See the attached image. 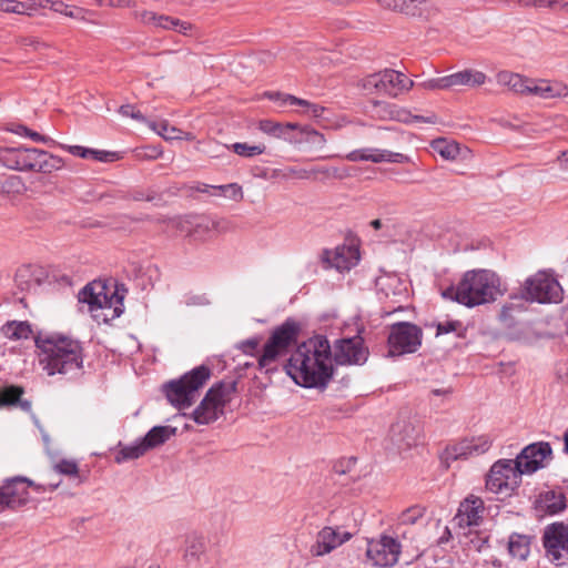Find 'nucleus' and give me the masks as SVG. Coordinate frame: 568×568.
I'll return each instance as SVG.
<instances>
[{
    "label": "nucleus",
    "mask_w": 568,
    "mask_h": 568,
    "mask_svg": "<svg viewBox=\"0 0 568 568\" xmlns=\"http://www.w3.org/2000/svg\"><path fill=\"white\" fill-rule=\"evenodd\" d=\"M135 18L146 27L153 29L172 30L184 36H187L192 30V24L187 21L165 14H158L153 11L143 10L135 12Z\"/></svg>",
    "instance_id": "4be33fe9"
},
{
    "label": "nucleus",
    "mask_w": 568,
    "mask_h": 568,
    "mask_svg": "<svg viewBox=\"0 0 568 568\" xmlns=\"http://www.w3.org/2000/svg\"><path fill=\"white\" fill-rule=\"evenodd\" d=\"M135 275L129 277V281H139L141 284H146V281L151 284L160 281V274L156 266L149 264L144 270L134 267Z\"/></svg>",
    "instance_id": "a18cd8bd"
},
{
    "label": "nucleus",
    "mask_w": 568,
    "mask_h": 568,
    "mask_svg": "<svg viewBox=\"0 0 568 568\" xmlns=\"http://www.w3.org/2000/svg\"><path fill=\"white\" fill-rule=\"evenodd\" d=\"M483 510V500L479 497L470 496L460 504L454 521L460 528L478 526Z\"/></svg>",
    "instance_id": "393cba45"
},
{
    "label": "nucleus",
    "mask_w": 568,
    "mask_h": 568,
    "mask_svg": "<svg viewBox=\"0 0 568 568\" xmlns=\"http://www.w3.org/2000/svg\"><path fill=\"white\" fill-rule=\"evenodd\" d=\"M36 6L30 2L0 0V11L2 12L31 16Z\"/></svg>",
    "instance_id": "a19ab883"
},
{
    "label": "nucleus",
    "mask_w": 568,
    "mask_h": 568,
    "mask_svg": "<svg viewBox=\"0 0 568 568\" xmlns=\"http://www.w3.org/2000/svg\"><path fill=\"white\" fill-rule=\"evenodd\" d=\"M53 469L58 474L79 478V466L73 459H61L53 465Z\"/></svg>",
    "instance_id": "3c124183"
},
{
    "label": "nucleus",
    "mask_w": 568,
    "mask_h": 568,
    "mask_svg": "<svg viewBox=\"0 0 568 568\" xmlns=\"http://www.w3.org/2000/svg\"><path fill=\"white\" fill-rule=\"evenodd\" d=\"M423 89L426 90H448L449 82L448 75L429 79L419 84Z\"/></svg>",
    "instance_id": "bf43d9fd"
},
{
    "label": "nucleus",
    "mask_w": 568,
    "mask_h": 568,
    "mask_svg": "<svg viewBox=\"0 0 568 568\" xmlns=\"http://www.w3.org/2000/svg\"><path fill=\"white\" fill-rule=\"evenodd\" d=\"M487 75L475 69H465L448 75L449 89L456 87L477 88L485 84Z\"/></svg>",
    "instance_id": "c756f323"
},
{
    "label": "nucleus",
    "mask_w": 568,
    "mask_h": 568,
    "mask_svg": "<svg viewBox=\"0 0 568 568\" xmlns=\"http://www.w3.org/2000/svg\"><path fill=\"white\" fill-rule=\"evenodd\" d=\"M288 174L296 179H312L317 176L318 174L335 175L336 170L326 166H314L311 169L291 168L288 169Z\"/></svg>",
    "instance_id": "79ce46f5"
},
{
    "label": "nucleus",
    "mask_w": 568,
    "mask_h": 568,
    "mask_svg": "<svg viewBox=\"0 0 568 568\" xmlns=\"http://www.w3.org/2000/svg\"><path fill=\"white\" fill-rule=\"evenodd\" d=\"M257 346H258V341L255 339V338H251V339L244 341L241 344V348L246 354H252L253 352H255Z\"/></svg>",
    "instance_id": "0e129e2a"
},
{
    "label": "nucleus",
    "mask_w": 568,
    "mask_h": 568,
    "mask_svg": "<svg viewBox=\"0 0 568 568\" xmlns=\"http://www.w3.org/2000/svg\"><path fill=\"white\" fill-rule=\"evenodd\" d=\"M523 470L513 459H499L486 476V489L493 494L509 495L521 483Z\"/></svg>",
    "instance_id": "1a4fd4ad"
},
{
    "label": "nucleus",
    "mask_w": 568,
    "mask_h": 568,
    "mask_svg": "<svg viewBox=\"0 0 568 568\" xmlns=\"http://www.w3.org/2000/svg\"><path fill=\"white\" fill-rule=\"evenodd\" d=\"M422 329L408 322H398L392 325L388 335V352L392 356L412 354L422 345Z\"/></svg>",
    "instance_id": "9b49d317"
},
{
    "label": "nucleus",
    "mask_w": 568,
    "mask_h": 568,
    "mask_svg": "<svg viewBox=\"0 0 568 568\" xmlns=\"http://www.w3.org/2000/svg\"><path fill=\"white\" fill-rule=\"evenodd\" d=\"M148 452L142 439L131 445L121 446L114 456V460L118 464H122L128 460L136 459L143 456Z\"/></svg>",
    "instance_id": "58836bf2"
},
{
    "label": "nucleus",
    "mask_w": 568,
    "mask_h": 568,
    "mask_svg": "<svg viewBox=\"0 0 568 568\" xmlns=\"http://www.w3.org/2000/svg\"><path fill=\"white\" fill-rule=\"evenodd\" d=\"M231 149L234 153H236L240 156L243 158H253L255 155H260L264 153L265 146L257 144V145H250L247 143L236 142L231 145Z\"/></svg>",
    "instance_id": "8fccbe9b"
},
{
    "label": "nucleus",
    "mask_w": 568,
    "mask_h": 568,
    "mask_svg": "<svg viewBox=\"0 0 568 568\" xmlns=\"http://www.w3.org/2000/svg\"><path fill=\"white\" fill-rule=\"evenodd\" d=\"M301 134L303 138H301L298 142L310 143L317 149H322L326 143L324 134L312 129L311 126L305 125L304 128H301Z\"/></svg>",
    "instance_id": "49530a36"
},
{
    "label": "nucleus",
    "mask_w": 568,
    "mask_h": 568,
    "mask_svg": "<svg viewBox=\"0 0 568 568\" xmlns=\"http://www.w3.org/2000/svg\"><path fill=\"white\" fill-rule=\"evenodd\" d=\"M0 163L10 170L44 174L63 166L61 158L36 148H4Z\"/></svg>",
    "instance_id": "20e7f679"
},
{
    "label": "nucleus",
    "mask_w": 568,
    "mask_h": 568,
    "mask_svg": "<svg viewBox=\"0 0 568 568\" xmlns=\"http://www.w3.org/2000/svg\"><path fill=\"white\" fill-rule=\"evenodd\" d=\"M505 290L500 286H447L442 295L467 307L490 303L501 296Z\"/></svg>",
    "instance_id": "f8f14e48"
},
{
    "label": "nucleus",
    "mask_w": 568,
    "mask_h": 568,
    "mask_svg": "<svg viewBox=\"0 0 568 568\" xmlns=\"http://www.w3.org/2000/svg\"><path fill=\"white\" fill-rule=\"evenodd\" d=\"M135 4L134 0H108L106 7L112 8H130Z\"/></svg>",
    "instance_id": "e2e57ef3"
},
{
    "label": "nucleus",
    "mask_w": 568,
    "mask_h": 568,
    "mask_svg": "<svg viewBox=\"0 0 568 568\" xmlns=\"http://www.w3.org/2000/svg\"><path fill=\"white\" fill-rule=\"evenodd\" d=\"M95 16V11L82 8L80 10H77V17L74 20L82 21L85 23H92L95 24L97 22L93 20V17Z\"/></svg>",
    "instance_id": "680f3d73"
},
{
    "label": "nucleus",
    "mask_w": 568,
    "mask_h": 568,
    "mask_svg": "<svg viewBox=\"0 0 568 568\" xmlns=\"http://www.w3.org/2000/svg\"><path fill=\"white\" fill-rule=\"evenodd\" d=\"M528 95L544 100L568 97V85L559 81L531 79Z\"/></svg>",
    "instance_id": "bb28decb"
},
{
    "label": "nucleus",
    "mask_w": 568,
    "mask_h": 568,
    "mask_svg": "<svg viewBox=\"0 0 568 568\" xmlns=\"http://www.w3.org/2000/svg\"><path fill=\"white\" fill-rule=\"evenodd\" d=\"M362 240L347 232L343 243L334 248H323L318 260L325 270L334 268L341 274L349 273L362 260Z\"/></svg>",
    "instance_id": "0eeeda50"
},
{
    "label": "nucleus",
    "mask_w": 568,
    "mask_h": 568,
    "mask_svg": "<svg viewBox=\"0 0 568 568\" xmlns=\"http://www.w3.org/2000/svg\"><path fill=\"white\" fill-rule=\"evenodd\" d=\"M375 2L384 10L407 16H419L430 7L427 0H375Z\"/></svg>",
    "instance_id": "cd10ccee"
},
{
    "label": "nucleus",
    "mask_w": 568,
    "mask_h": 568,
    "mask_svg": "<svg viewBox=\"0 0 568 568\" xmlns=\"http://www.w3.org/2000/svg\"><path fill=\"white\" fill-rule=\"evenodd\" d=\"M211 377V369L201 365L179 379L170 381L164 385V393L168 400L176 408L184 409L193 405L199 396L200 389Z\"/></svg>",
    "instance_id": "39448f33"
},
{
    "label": "nucleus",
    "mask_w": 568,
    "mask_h": 568,
    "mask_svg": "<svg viewBox=\"0 0 568 568\" xmlns=\"http://www.w3.org/2000/svg\"><path fill=\"white\" fill-rule=\"evenodd\" d=\"M524 284H559V280L552 268H545L529 276Z\"/></svg>",
    "instance_id": "09e8293b"
},
{
    "label": "nucleus",
    "mask_w": 568,
    "mask_h": 568,
    "mask_svg": "<svg viewBox=\"0 0 568 568\" xmlns=\"http://www.w3.org/2000/svg\"><path fill=\"white\" fill-rule=\"evenodd\" d=\"M258 129L265 134L275 138H284L283 123L272 120H261L258 123Z\"/></svg>",
    "instance_id": "6e6d98bb"
},
{
    "label": "nucleus",
    "mask_w": 568,
    "mask_h": 568,
    "mask_svg": "<svg viewBox=\"0 0 568 568\" xmlns=\"http://www.w3.org/2000/svg\"><path fill=\"white\" fill-rule=\"evenodd\" d=\"M62 148L74 156H79L81 159H91L97 162L108 163V162H114V161L120 160V155L116 152L95 150V149L84 148L81 145H63Z\"/></svg>",
    "instance_id": "2f4dec72"
},
{
    "label": "nucleus",
    "mask_w": 568,
    "mask_h": 568,
    "mask_svg": "<svg viewBox=\"0 0 568 568\" xmlns=\"http://www.w3.org/2000/svg\"><path fill=\"white\" fill-rule=\"evenodd\" d=\"M463 324L459 321H445L436 324V336L456 333L458 337L463 336Z\"/></svg>",
    "instance_id": "864d4df0"
},
{
    "label": "nucleus",
    "mask_w": 568,
    "mask_h": 568,
    "mask_svg": "<svg viewBox=\"0 0 568 568\" xmlns=\"http://www.w3.org/2000/svg\"><path fill=\"white\" fill-rule=\"evenodd\" d=\"M206 557V541L203 536L189 535L185 540L184 560L189 568H197Z\"/></svg>",
    "instance_id": "c85d7f7f"
},
{
    "label": "nucleus",
    "mask_w": 568,
    "mask_h": 568,
    "mask_svg": "<svg viewBox=\"0 0 568 568\" xmlns=\"http://www.w3.org/2000/svg\"><path fill=\"white\" fill-rule=\"evenodd\" d=\"M209 190H213L212 195L224 196L235 202H241L244 199L243 189L237 183H230L224 185H209L203 184L202 187H197L200 192H209Z\"/></svg>",
    "instance_id": "72a5a7b5"
},
{
    "label": "nucleus",
    "mask_w": 568,
    "mask_h": 568,
    "mask_svg": "<svg viewBox=\"0 0 568 568\" xmlns=\"http://www.w3.org/2000/svg\"><path fill=\"white\" fill-rule=\"evenodd\" d=\"M40 367L49 376L80 371L83 349L79 341L61 334H38L34 337Z\"/></svg>",
    "instance_id": "f03ea898"
},
{
    "label": "nucleus",
    "mask_w": 568,
    "mask_h": 568,
    "mask_svg": "<svg viewBox=\"0 0 568 568\" xmlns=\"http://www.w3.org/2000/svg\"><path fill=\"white\" fill-rule=\"evenodd\" d=\"M493 440L487 434L465 438L446 449V459L457 460L485 454L491 447Z\"/></svg>",
    "instance_id": "6ab92c4d"
},
{
    "label": "nucleus",
    "mask_w": 568,
    "mask_h": 568,
    "mask_svg": "<svg viewBox=\"0 0 568 568\" xmlns=\"http://www.w3.org/2000/svg\"><path fill=\"white\" fill-rule=\"evenodd\" d=\"M235 230V224L225 217L219 220L207 221L205 223H200L195 227V233H210L215 232L216 234H226L233 232Z\"/></svg>",
    "instance_id": "4c0bfd02"
},
{
    "label": "nucleus",
    "mask_w": 568,
    "mask_h": 568,
    "mask_svg": "<svg viewBox=\"0 0 568 568\" xmlns=\"http://www.w3.org/2000/svg\"><path fill=\"white\" fill-rule=\"evenodd\" d=\"M151 128L165 140L182 139L183 132L180 129L170 125L166 121L153 122Z\"/></svg>",
    "instance_id": "de8ad7c7"
},
{
    "label": "nucleus",
    "mask_w": 568,
    "mask_h": 568,
    "mask_svg": "<svg viewBox=\"0 0 568 568\" xmlns=\"http://www.w3.org/2000/svg\"><path fill=\"white\" fill-rule=\"evenodd\" d=\"M499 276L491 270H471L464 274L459 284H499Z\"/></svg>",
    "instance_id": "c9c22d12"
},
{
    "label": "nucleus",
    "mask_w": 568,
    "mask_h": 568,
    "mask_svg": "<svg viewBox=\"0 0 568 568\" xmlns=\"http://www.w3.org/2000/svg\"><path fill=\"white\" fill-rule=\"evenodd\" d=\"M521 6L549 8L555 11H568V0H517Z\"/></svg>",
    "instance_id": "37998d69"
},
{
    "label": "nucleus",
    "mask_w": 568,
    "mask_h": 568,
    "mask_svg": "<svg viewBox=\"0 0 568 568\" xmlns=\"http://www.w3.org/2000/svg\"><path fill=\"white\" fill-rule=\"evenodd\" d=\"M359 85L367 93L397 98L408 92L414 87V81L399 71L385 69L366 75L361 80Z\"/></svg>",
    "instance_id": "6e6552de"
},
{
    "label": "nucleus",
    "mask_w": 568,
    "mask_h": 568,
    "mask_svg": "<svg viewBox=\"0 0 568 568\" xmlns=\"http://www.w3.org/2000/svg\"><path fill=\"white\" fill-rule=\"evenodd\" d=\"M346 159L352 162L371 161L373 163H407L409 161V158L403 153L376 148L354 150L346 155Z\"/></svg>",
    "instance_id": "b1692460"
},
{
    "label": "nucleus",
    "mask_w": 568,
    "mask_h": 568,
    "mask_svg": "<svg viewBox=\"0 0 568 568\" xmlns=\"http://www.w3.org/2000/svg\"><path fill=\"white\" fill-rule=\"evenodd\" d=\"M373 114L381 120H394L403 123H413V122H425V123H435L436 118L432 116H422V115H413L408 110L404 108H399L396 104L374 101L373 102Z\"/></svg>",
    "instance_id": "5701e85b"
},
{
    "label": "nucleus",
    "mask_w": 568,
    "mask_h": 568,
    "mask_svg": "<svg viewBox=\"0 0 568 568\" xmlns=\"http://www.w3.org/2000/svg\"><path fill=\"white\" fill-rule=\"evenodd\" d=\"M530 80V78L507 70L499 71L496 74V81L499 85L506 87L520 95H528Z\"/></svg>",
    "instance_id": "7c9ffc66"
},
{
    "label": "nucleus",
    "mask_w": 568,
    "mask_h": 568,
    "mask_svg": "<svg viewBox=\"0 0 568 568\" xmlns=\"http://www.w3.org/2000/svg\"><path fill=\"white\" fill-rule=\"evenodd\" d=\"M11 132H13L14 134L20 135V136L29 138L32 141L38 142V143L51 142L50 138L42 135L22 124L16 125L13 129H11Z\"/></svg>",
    "instance_id": "5fc2aeb1"
},
{
    "label": "nucleus",
    "mask_w": 568,
    "mask_h": 568,
    "mask_svg": "<svg viewBox=\"0 0 568 568\" xmlns=\"http://www.w3.org/2000/svg\"><path fill=\"white\" fill-rule=\"evenodd\" d=\"M519 292L530 303H559L564 297L562 286H519Z\"/></svg>",
    "instance_id": "a878e982"
},
{
    "label": "nucleus",
    "mask_w": 568,
    "mask_h": 568,
    "mask_svg": "<svg viewBox=\"0 0 568 568\" xmlns=\"http://www.w3.org/2000/svg\"><path fill=\"white\" fill-rule=\"evenodd\" d=\"M28 487H32L38 493L45 490L44 485L37 484L27 477L8 479L0 488V511L24 505L29 499Z\"/></svg>",
    "instance_id": "2eb2a0df"
},
{
    "label": "nucleus",
    "mask_w": 568,
    "mask_h": 568,
    "mask_svg": "<svg viewBox=\"0 0 568 568\" xmlns=\"http://www.w3.org/2000/svg\"><path fill=\"white\" fill-rule=\"evenodd\" d=\"M434 149L446 160H454L459 153L458 145L446 140L436 141Z\"/></svg>",
    "instance_id": "603ef678"
},
{
    "label": "nucleus",
    "mask_w": 568,
    "mask_h": 568,
    "mask_svg": "<svg viewBox=\"0 0 568 568\" xmlns=\"http://www.w3.org/2000/svg\"><path fill=\"white\" fill-rule=\"evenodd\" d=\"M237 383L233 379L221 381L214 384L205 394L200 405L192 414L193 420L199 425L214 423L224 414L225 406L233 399Z\"/></svg>",
    "instance_id": "423d86ee"
},
{
    "label": "nucleus",
    "mask_w": 568,
    "mask_h": 568,
    "mask_svg": "<svg viewBox=\"0 0 568 568\" xmlns=\"http://www.w3.org/2000/svg\"><path fill=\"white\" fill-rule=\"evenodd\" d=\"M400 545L390 536H382L377 540L367 544V558L378 567H390L398 560Z\"/></svg>",
    "instance_id": "f3484780"
},
{
    "label": "nucleus",
    "mask_w": 568,
    "mask_h": 568,
    "mask_svg": "<svg viewBox=\"0 0 568 568\" xmlns=\"http://www.w3.org/2000/svg\"><path fill=\"white\" fill-rule=\"evenodd\" d=\"M176 428L170 426H154L146 435L142 438L146 449H153L175 435Z\"/></svg>",
    "instance_id": "473e14b6"
},
{
    "label": "nucleus",
    "mask_w": 568,
    "mask_h": 568,
    "mask_svg": "<svg viewBox=\"0 0 568 568\" xmlns=\"http://www.w3.org/2000/svg\"><path fill=\"white\" fill-rule=\"evenodd\" d=\"M424 511L420 507L414 506L406 510H404L399 516V524L402 525H414L416 521L422 518Z\"/></svg>",
    "instance_id": "13d9d810"
},
{
    "label": "nucleus",
    "mask_w": 568,
    "mask_h": 568,
    "mask_svg": "<svg viewBox=\"0 0 568 568\" xmlns=\"http://www.w3.org/2000/svg\"><path fill=\"white\" fill-rule=\"evenodd\" d=\"M69 4L64 3L61 0H57L51 2L50 9L57 13L65 16Z\"/></svg>",
    "instance_id": "69168bd1"
},
{
    "label": "nucleus",
    "mask_w": 568,
    "mask_h": 568,
    "mask_svg": "<svg viewBox=\"0 0 568 568\" xmlns=\"http://www.w3.org/2000/svg\"><path fill=\"white\" fill-rule=\"evenodd\" d=\"M351 537L352 535L347 531H342L339 528L326 526L317 532L315 542L310 548V552L314 557L328 555L334 549L349 540Z\"/></svg>",
    "instance_id": "aec40b11"
},
{
    "label": "nucleus",
    "mask_w": 568,
    "mask_h": 568,
    "mask_svg": "<svg viewBox=\"0 0 568 568\" xmlns=\"http://www.w3.org/2000/svg\"><path fill=\"white\" fill-rule=\"evenodd\" d=\"M420 439V428L410 420H397L389 429V442L398 453L416 446Z\"/></svg>",
    "instance_id": "412c9836"
},
{
    "label": "nucleus",
    "mask_w": 568,
    "mask_h": 568,
    "mask_svg": "<svg viewBox=\"0 0 568 568\" xmlns=\"http://www.w3.org/2000/svg\"><path fill=\"white\" fill-rule=\"evenodd\" d=\"M292 379L303 387L325 386L333 376L332 346L316 335L297 346L285 366Z\"/></svg>",
    "instance_id": "f257e3e1"
},
{
    "label": "nucleus",
    "mask_w": 568,
    "mask_h": 568,
    "mask_svg": "<svg viewBox=\"0 0 568 568\" xmlns=\"http://www.w3.org/2000/svg\"><path fill=\"white\" fill-rule=\"evenodd\" d=\"M508 551L513 558L525 560L530 552V541L525 535L513 534L508 540Z\"/></svg>",
    "instance_id": "e433bc0d"
},
{
    "label": "nucleus",
    "mask_w": 568,
    "mask_h": 568,
    "mask_svg": "<svg viewBox=\"0 0 568 568\" xmlns=\"http://www.w3.org/2000/svg\"><path fill=\"white\" fill-rule=\"evenodd\" d=\"M545 507L550 515H556L566 508V500L561 494L548 491L545 494Z\"/></svg>",
    "instance_id": "c03bdc74"
},
{
    "label": "nucleus",
    "mask_w": 568,
    "mask_h": 568,
    "mask_svg": "<svg viewBox=\"0 0 568 568\" xmlns=\"http://www.w3.org/2000/svg\"><path fill=\"white\" fill-rule=\"evenodd\" d=\"M22 393L23 389L18 386L0 387V406L16 402Z\"/></svg>",
    "instance_id": "4d7b16f0"
},
{
    "label": "nucleus",
    "mask_w": 568,
    "mask_h": 568,
    "mask_svg": "<svg viewBox=\"0 0 568 568\" xmlns=\"http://www.w3.org/2000/svg\"><path fill=\"white\" fill-rule=\"evenodd\" d=\"M2 334L13 341L27 339L32 334V328L27 321H8L1 327Z\"/></svg>",
    "instance_id": "f704fd0d"
},
{
    "label": "nucleus",
    "mask_w": 568,
    "mask_h": 568,
    "mask_svg": "<svg viewBox=\"0 0 568 568\" xmlns=\"http://www.w3.org/2000/svg\"><path fill=\"white\" fill-rule=\"evenodd\" d=\"M298 332L300 326L290 320L275 328L264 346L263 353L258 358V365L262 368H268L278 356L285 354L288 347L295 343Z\"/></svg>",
    "instance_id": "9d476101"
},
{
    "label": "nucleus",
    "mask_w": 568,
    "mask_h": 568,
    "mask_svg": "<svg viewBox=\"0 0 568 568\" xmlns=\"http://www.w3.org/2000/svg\"><path fill=\"white\" fill-rule=\"evenodd\" d=\"M557 376L562 383L568 384V363L558 366Z\"/></svg>",
    "instance_id": "338daca9"
},
{
    "label": "nucleus",
    "mask_w": 568,
    "mask_h": 568,
    "mask_svg": "<svg viewBox=\"0 0 568 568\" xmlns=\"http://www.w3.org/2000/svg\"><path fill=\"white\" fill-rule=\"evenodd\" d=\"M368 355L367 348L361 336L351 338H341L335 342L333 362L339 365H359L366 362Z\"/></svg>",
    "instance_id": "a211bd4d"
},
{
    "label": "nucleus",
    "mask_w": 568,
    "mask_h": 568,
    "mask_svg": "<svg viewBox=\"0 0 568 568\" xmlns=\"http://www.w3.org/2000/svg\"><path fill=\"white\" fill-rule=\"evenodd\" d=\"M287 94H282L280 92H265L264 93V97L270 99V100H273V101H281L282 104H287L288 101H285V97Z\"/></svg>",
    "instance_id": "774afa93"
},
{
    "label": "nucleus",
    "mask_w": 568,
    "mask_h": 568,
    "mask_svg": "<svg viewBox=\"0 0 568 568\" xmlns=\"http://www.w3.org/2000/svg\"><path fill=\"white\" fill-rule=\"evenodd\" d=\"M542 545L547 558L561 566L568 562V523L547 525L542 534Z\"/></svg>",
    "instance_id": "ddd939ff"
},
{
    "label": "nucleus",
    "mask_w": 568,
    "mask_h": 568,
    "mask_svg": "<svg viewBox=\"0 0 568 568\" xmlns=\"http://www.w3.org/2000/svg\"><path fill=\"white\" fill-rule=\"evenodd\" d=\"M125 286H83L79 302L87 303L92 317L100 323H109L124 311Z\"/></svg>",
    "instance_id": "7ed1b4c3"
},
{
    "label": "nucleus",
    "mask_w": 568,
    "mask_h": 568,
    "mask_svg": "<svg viewBox=\"0 0 568 568\" xmlns=\"http://www.w3.org/2000/svg\"><path fill=\"white\" fill-rule=\"evenodd\" d=\"M552 459V449L547 442H537L527 445L519 455L513 459L518 465V468L523 470V475H531L538 469H541L548 465Z\"/></svg>",
    "instance_id": "dca6fc26"
},
{
    "label": "nucleus",
    "mask_w": 568,
    "mask_h": 568,
    "mask_svg": "<svg viewBox=\"0 0 568 568\" xmlns=\"http://www.w3.org/2000/svg\"><path fill=\"white\" fill-rule=\"evenodd\" d=\"M119 113L123 116L132 118L140 122L146 121L145 116L134 105L131 104L121 105Z\"/></svg>",
    "instance_id": "052dcab7"
},
{
    "label": "nucleus",
    "mask_w": 568,
    "mask_h": 568,
    "mask_svg": "<svg viewBox=\"0 0 568 568\" xmlns=\"http://www.w3.org/2000/svg\"><path fill=\"white\" fill-rule=\"evenodd\" d=\"M285 101H288V104L291 105H300L303 108L302 110V114L305 115V116H308V118H313V119H320L323 116L324 112H325V108L320 105V104H316V103H312L307 100H304V99H300V98H296L294 95H291V94H287L285 97Z\"/></svg>",
    "instance_id": "ea45409f"
},
{
    "label": "nucleus",
    "mask_w": 568,
    "mask_h": 568,
    "mask_svg": "<svg viewBox=\"0 0 568 568\" xmlns=\"http://www.w3.org/2000/svg\"><path fill=\"white\" fill-rule=\"evenodd\" d=\"M16 284H71V280L59 268L39 264H23L14 274Z\"/></svg>",
    "instance_id": "4468645a"
}]
</instances>
